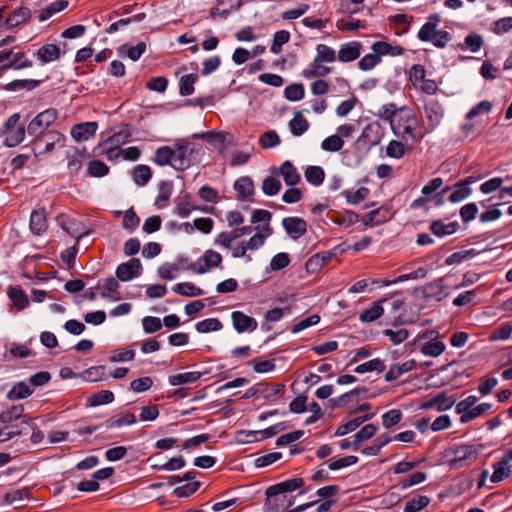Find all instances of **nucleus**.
Returning <instances> with one entry per match:
<instances>
[{"mask_svg":"<svg viewBox=\"0 0 512 512\" xmlns=\"http://www.w3.org/2000/svg\"><path fill=\"white\" fill-rule=\"evenodd\" d=\"M21 116L19 113L12 114L4 124V132L7 134L4 144L7 147H15L23 142L25 134L34 138V143L43 142L47 127L41 121L38 115H36L27 125L23 123L19 124Z\"/></svg>","mask_w":512,"mask_h":512,"instance_id":"f257e3e1","label":"nucleus"},{"mask_svg":"<svg viewBox=\"0 0 512 512\" xmlns=\"http://www.w3.org/2000/svg\"><path fill=\"white\" fill-rule=\"evenodd\" d=\"M418 124V119L411 109L402 106L399 108L390 127L396 136L404 138L408 135L412 140L418 142L425 136L423 131L417 129Z\"/></svg>","mask_w":512,"mask_h":512,"instance_id":"f03ea898","label":"nucleus"},{"mask_svg":"<svg viewBox=\"0 0 512 512\" xmlns=\"http://www.w3.org/2000/svg\"><path fill=\"white\" fill-rule=\"evenodd\" d=\"M425 122L423 124V133H432L441 123L444 117V107L439 100L435 98L422 99Z\"/></svg>","mask_w":512,"mask_h":512,"instance_id":"7ed1b4c3","label":"nucleus"},{"mask_svg":"<svg viewBox=\"0 0 512 512\" xmlns=\"http://www.w3.org/2000/svg\"><path fill=\"white\" fill-rule=\"evenodd\" d=\"M384 136V130L378 122L367 124L361 135L355 142L356 149L359 151H369L372 147L378 145Z\"/></svg>","mask_w":512,"mask_h":512,"instance_id":"20e7f679","label":"nucleus"},{"mask_svg":"<svg viewBox=\"0 0 512 512\" xmlns=\"http://www.w3.org/2000/svg\"><path fill=\"white\" fill-rule=\"evenodd\" d=\"M454 457L449 461V464L453 468H461L470 465L476 461L479 450L475 445L462 444L455 446L452 449Z\"/></svg>","mask_w":512,"mask_h":512,"instance_id":"39448f33","label":"nucleus"},{"mask_svg":"<svg viewBox=\"0 0 512 512\" xmlns=\"http://www.w3.org/2000/svg\"><path fill=\"white\" fill-rule=\"evenodd\" d=\"M57 221L64 231H66L71 237L76 238L77 240L90 233V231L86 229L81 221H78L68 215L61 214L57 217Z\"/></svg>","mask_w":512,"mask_h":512,"instance_id":"423d86ee","label":"nucleus"},{"mask_svg":"<svg viewBox=\"0 0 512 512\" xmlns=\"http://www.w3.org/2000/svg\"><path fill=\"white\" fill-rule=\"evenodd\" d=\"M221 263V254L212 249H209L205 251L204 254L194 263L193 271L198 274H204L211 268L219 267Z\"/></svg>","mask_w":512,"mask_h":512,"instance_id":"0eeeda50","label":"nucleus"},{"mask_svg":"<svg viewBox=\"0 0 512 512\" xmlns=\"http://www.w3.org/2000/svg\"><path fill=\"white\" fill-rule=\"evenodd\" d=\"M143 267L138 258H131L116 268V276L120 281L127 282L142 274Z\"/></svg>","mask_w":512,"mask_h":512,"instance_id":"6e6552de","label":"nucleus"},{"mask_svg":"<svg viewBox=\"0 0 512 512\" xmlns=\"http://www.w3.org/2000/svg\"><path fill=\"white\" fill-rule=\"evenodd\" d=\"M392 215V206L385 204L370 211L361 220L365 226L373 227L389 221Z\"/></svg>","mask_w":512,"mask_h":512,"instance_id":"1a4fd4ad","label":"nucleus"},{"mask_svg":"<svg viewBox=\"0 0 512 512\" xmlns=\"http://www.w3.org/2000/svg\"><path fill=\"white\" fill-rule=\"evenodd\" d=\"M304 486V480L300 477L288 479L286 481L269 486L266 489L265 495L268 499L278 496L280 494L293 492Z\"/></svg>","mask_w":512,"mask_h":512,"instance_id":"9d476101","label":"nucleus"},{"mask_svg":"<svg viewBox=\"0 0 512 512\" xmlns=\"http://www.w3.org/2000/svg\"><path fill=\"white\" fill-rule=\"evenodd\" d=\"M282 226L286 233L294 240H297L307 232V222L297 216H289L282 220Z\"/></svg>","mask_w":512,"mask_h":512,"instance_id":"9b49d317","label":"nucleus"},{"mask_svg":"<svg viewBox=\"0 0 512 512\" xmlns=\"http://www.w3.org/2000/svg\"><path fill=\"white\" fill-rule=\"evenodd\" d=\"M231 320L233 328L238 333L253 332L258 327L256 319L242 311H233L231 313Z\"/></svg>","mask_w":512,"mask_h":512,"instance_id":"f8f14e48","label":"nucleus"},{"mask_svg":"<svg viewBox=\"0 0 512 512\" xmlns=\"http://www.w3.org/2000/svg\"><path fill=\"white\" fill-rule=\"evenodd\" d=\"M31 17H32L31 10L24 5H21L15 9H13L9 13V15L6 17V19L3 23V26L8 29L18 27L21 24L29 22Z\"/></svg>","mask_w":512,"mask_h":512,"instance_id":"ddd939ff","label":"nucleus"},{"mask_svg":"<svg viewBox=\"0 0 512 512\" xmlns=\"http://www.w3.org/2000/svg\"><path fill=\"white\" fill-rule=\"evenodd\" d=\"M475 178L469 176L463 180L458 181L453 185V191L450 193L448 199L451 203H458L466 199L471 195L472 189L469 187L470 184L474 183Z\"/></svg>","mask_w":512,"mask_h":512,"instance_id":"4468645a","label":"nucleus"},{"mask_svg":"<svg viewBox=\"0 0 512 512\" xmlns=\"http://www.w3.org/2000/svg\"><path fill=\"white\" fill-rule=\"evenodd\" d=\"M363 45L359 41H350L340 46L337 53L338 60L347 63L358 59L361 55Z\"/></svg>","mask_w":512,"mask_h":512,"instance_id":"2eb2a0df","label":"nucleus"},{"mask_svg":"<svg viewBox=\"0 0 512 512\" xmlns=\"http://www.w3.org/2000/svg\"><path fill=\"white\" fill-rule=\"evenodd\" d=\"M33 55L37 57L42 65H45L50 62L59 60L61 58L62 51L56 44L48 43L42 45L37 51L34 52Z\"/></svg>","mask_w":512,"mask_h":512,"instance_id":"dca6fc26","label":"nucleus"},{"mask_svg":"<svg viewBox=\"0 0 512 512\" xmlns=\"http://www.w3.org/2000/svg\"><path fill=\"white\" fill-rule=\"evenodd\" d=\"M189 143L186 141H179L175 144V158L172 167L177 171H184L191 166V160L187 155Z\"/></svg>","mask_w":512,"mask_h":512,"instance_id":"f3484780","label":"nucleus"},{"mask_svg":"<svg viewBox=\"0 0 512 512\" xmlns=\"http://www.w3.org/2000/svg\"><path fill=\"white\" fill-rule=\"evenodd\" d=\"M98 123L94 121L76 124L71 128V136L78 142L86 141L96 134Z\"/></svg>","mask_w":512,"mask_h":512,"instance_id":"a211bd4d","label":"nucleus"},{"mask_svg":"<svg viewBox=\"0 0 512 512\" xmlns=\"http://www.w3.org/2000/svg\"><path fill=\"white\" fill-rule=\"evenodd\" d=\"M422 294L424 298L436 301H441L448 296V292L445 291L442 278L424 285L422 288Z\"/></svg>","mask_w":512,"mask_h":512,"instance_id":"6ab92c4d","label":"nucleus"},{"mask_svg":"<svg viewBox=\"0 0 512 512\" xmlns=\"http://www.w3.org/2000/svg\"><path fill=\"white\" fill-rule=\"evenodd\" d=\"M136 421L137 418L135 414L131 412H123L108 418L107 420L100 424V427H103L108 430L120 428L123 426H129L136 423Z\"/></svg>","mask_w":512,"mask_h":512,"instance_id":"aec40b11","label":"nucleus"},{"mask_svg":"<svg viewBox=\"0 0 512 512\" xmlns=\"http://www.w3.org/2000/svg\"><path fill=\"white\" fill-rule=\"evenodd\" d=\"M30 230L35 235H41L47 230V217L45 208H39L32 211L30 216Z\"/></svg>","mask_w":512,"mask_h":512,"instance_id":"412c9836","label":"nucleus"},{"mask_svg":"<svg viewBox=\"0 0 512 512\" xmlns=\"http://www.w3.org/2000/svg\"><path fill=\"white\" fill-rule=\"evenodd\" d=\"M279 173L287 186H295L301 181L300 173L289 160L282 163Z\"/></svg>","mask_w":512,"mask_h":512,"instance_id":"4be33fe9","label":"nucleus"},{"mask_svg":"<svg viewBox=\"0 0 512 512\" xmlns=\"http://www.w3.org/2000/svg\"><path fill=\"white\" fill-rule=\"evenodd\" d=\"M416 366V361L413 359L408 360L402 364H393L386 372L384 378L387 382H393L404 373L414 370Z\"/></svg>","mask_w":512,"mask_h":512,"instance_id":"5701e85b","label":"nucleus"},{"mask_svg":"<svg viewBox=\"0 0 512 512\" xmlns=\"http://www.w3.org/2000/svg\"><path fill=\"white\" fill-rule=\"evenodd\" d=\"M199 209L198 206L191 203V195L189 193L179 195L175 199V213L182 218L188 217L192 211Z\"/></svg>","mask_w":512,"mask_h":512,"instance_id":"b1692460","label":"nucleus"},{"mask_svg":"<svg viewBox=\"0 0 512 512\" xmlns=\"http://www.w3.org/2000/svg\"><path fill=\"white\" fill-rule=\"evenodd\" d=\"M131 137L132 131L130 125L122 124L119 126L118 131L113 132V134L104 141V144L110 143L120 147L121 145L129 143L131 141Z\"/></svg>","mask_w":512,"mask_h":512,"instance_id":"393cba45","label":"nucleus"},{"mask_svg":"<svg viewBox=\"0 0 512 512\" xmlns=\"http://www.w3.org/2000/svg\"><path fill=\"white\" fill-rule=\"evenodd\" d=\"M238 200H245L254 195V183L249 176H243L234 183Z\"/></svg>","mask_w":512,"mask_h":512,"instance_id":"a878e982","label":"nucleus"},{"mask_svg":"<svg viewBox=\"0 0 512 512\" xmlns=\"http://www.w3.org/2000/svg\"><path fill=\"white\" fill-rule=\"evenodd\" d=\"M332 68L323 65L322 62H317V59L313 61L302 71V76L306 79L322 78L327 76L331 72Z\"/></svg>","mask_w":512,"mask_h":512,"instance_id":"bb28decb","label":"nucleus"},{"mask_svg":"<svg viewBox=\"0 0 512 512\" xmlns=\"http://www.w3.org/2000/svg\"><path fill=\"white\" fill-rule=\"evenodd\" d=\"M371 49L373 52H376L380 58L385 55L400 56L405 52V49L402 46H393L385 41L374 42L371 46Z\"/></svg>","mask_w":512,"mask_h":512,"instance_id":"cd10ccee","label":"nucleus"},{"mask_svg":"<svg viewBox=\"0 0 512 512\" xmlns=\"http://www.w3.org/2000/svg\"><path fill=\"white\" fill-rule=\"evenodd\" d=\"M12 57L11 61L1 65V70H22L32 67L33 65V62L27 58L26 53L23 51L16 53L13 52Z\"/></svg>","mask_w":512,"mask_h":512,"instance_id":"c85d7f7f","label":"nucleus"},{"mask_svg":"<svg viewBox=\"0 0 512 512\" xmlns=\"http://www.w3.org/2000/svg\"><path fill=\"white\" fill-rule=\"evenodd\" d=\"M258 388L260 398L273 401L277 395L284 392L285 385L280 383L272 384L267 382H260L258 383Z\"/></svg>","mask_w":512,"mask_h":512,"instance_id":"c756f323","label":"nucleus"},{"mask_svg":"<svg viewBox=\"0 0 512 512\" xmlns=\"http://www.w3.org/2000/svg\"><path fill=\"white\" fill-rule=\"evenodd\" d=\"M8 298L18 310H24L29 306V298L21 286H10L7 292Z\"/></svg>","mask_w":512,"mask_h":512,"instance_id":"7c9ffc66","label":"nucleus"},{"mask_svg":"<svg viewBox=\"0 0 512 512\" xmlns=\"http://www.w3.org/2000/svg\"><path fill=\"white\" fill-rule=\"evenodd\" d=\"M335 254L330 251L318 252L306 261V269L309 272H316L318 269L329 263Z\"/></svg>","mask_w":512,"mask_h":512,"instance_id":"2f4dec72","label":"nucleus"},{"mask_svg":"<svg viewBox=\"0 0 512 512\" xmlns=\"http://www.w3.org/2000/svg\"><path fill=\"white\" fill-rule=\"evenodd\" d=\"M429 229L435 236L441 238L454 234L459 229V224L457 222L445 224L442 220H434Z\"/></svg>","mask_w":512,"mask_h":512,"instance_id":"473e14b6","label":"nucleus"},{"mask_svg":"<svg viewBox=\"0 0 512 512\" xmlns=\"http://www.w3.org/2000/svg\"><path fill=\"white\" fill-rule=\"evenodd\" d=\"M146 51L145 42H139L135 46H129L125 43L118 48V54L120 57H128L132 61H137Z\"/></svg>","mask_w":512,"mask_h":512,"instance_id":"72a5a7b5","label":"nucleus"},{"mask_svg":"<svg viewBox=\"0 0 512 512\" xmlns=\"http://www.w3.org/2000/svg\"><path fill=\"white\" fill-rule=\"evenodd\" d=\"M374 417L373 413L365 414L361 417H356L344 424H341L336 429L335 435L336 436H344L350 432L355 431L362 423L365 421H368Z\"/></svg>","mask_w":512,"mask_h":512,"instance_id":"f704fd0d","label":"nucleus"},{"mask_svg":"<svg viewBox=\"0 0 512 512\" xmlns=\"http://www.w3.org/2000/svg\"><path fill=\"white\" fill-rule=\"evenodd\" d=\"M483 43L484 40L481 35L477 33H470L465 37L463 43L457 44L456 48L461 51L469 50L473 53H476L481 49Z\"/></svg>","mask_w":512,"mask_h":512,"instance_id":"c9c22d12","label":"nucleus"},{"mask_svg":"<svg viewBox=\"0 0 512 512\" xmlns=\"http://www.w3.org/2000/svg\"><path fill=\"white\" fill-rule=\"evenodd\" d=\"M21 418H29L24 415V406L22 404L13 405L6 411L0 413V422L3 424H11Z\"/></svg>","mask_w":512,"mask_h":512,"instance_id":"e433bc0d","label":"nucleus"},{"mask_svg":"<svg viewBox=\"0 0 512 512\" xmlns=\"http://www.w3.org/2000/svg\"><path fill=\"white\" fill-rule=\"evenodd\" d=\"M272 234V228L269 224L262 227V231L254 234L248 241H245L248 250H257L262 247L267 237Z\"/></svg>","mask_w":512,"mask_h":512,"instance_id":"4c0bfd02","label":"nucleus"},{"mask_svg":"<svg viewBox=\"0 0 512 512\" xmlns=\"http://www.w3.org/2000/svg\"><path fill=\"white\" fill-rule=\"evenodd\" d=\"M175 151L169 146L159 147L154 154L153 161L158 166L171 165L174 162Z\"/></svg>","mask_w":512,"mask_h":512,"instance_id":"58836bf2","label":"nucleus"},{"mask_svg":"<svg viewBox=\"0 0 512 512\" xmlns=\"http://www.w3.org/2000/svg\"><path fill=\"white\" fill-rule=\"evenodd\" d=\"M68 4L69 3L67 0H57V1L50 3L49 5H47L45 8H43L40 11V13L38 15V20L40 22H44V21L48 20L50 17H52L56 13L61 12L64 9H66L68 7Z\"/></svg>","mask_w":512,"mask_h":512,"instance_id":"ea45409f","label":"nucleus"},{"mask_svg":"<svg viewBox=\"0 0 512 512\" xmlns=\"http://www.w3.org/2000/svg\"><path fill=\"white\" fill-rule=\"evenodd\" d=\"M383 301H376L370 308L363 310L359 315V320L364 323H370L380 318L384 312L382 307Z\"/></svg>","mask_w":512,"mask_h":512,"instance_id":"a19ab883","label":"nucleus"},{"mask_svg":"<svg viewBox=\"0 0 512 512\" xmlns=\"http://www.w3.org/2000/svg\"><path fill=\"white\" fill-rule=\"evenodd\" d=\"M377 432V427L374 424H367L362 427L354 436L352 442V449L357 450L361 443L372 438Z\"/></svg>","mask_w":512,"mask_h":512,"instance_id":"79ce46f5","label":"nucleus"},{"mask_svg":"<svg viewBox=\"0 0 512 512\" xmlns=\"http://www.w3.org/2000/svg\"><path fill=\"white\" fill-rule=\"evenodd\" d=\"M33 389H31L25 382L20 381L13 385V387L7 393V398L10 401H17L25 399L32 395Z\"/></svg>","mask_w":512,"mask_h":512,"instance_id":"37998d69","label":"nucleus"},{"mask_svg":"<svg viewBox=\"0 0 512 512\" xmlns=\"http://www.w3.org/2000/svg\"><path fill=\"white\" fill-rule=\"evenodd\" d=\"M290 131L294 136H301L309 128V122L300 111L295 112L294 117L289 122Z\"/></svg>","mask_w":512,"mask_h":512,"instance_id":"c03bdc74","label":"nucleus"},{"mask_svg":"<svg viewBox=\"0 0 512 512\" xmlns=\"http://www.w3.org/2000/svg\"><path fill=\"white\" fill-rule=\"evenodd\" d=\"M173 292L182 296L196 297L204 294V291L191 282L177 283L172 287Z\"/></svg>","mask_w":512,"mask_h":512,"instance_id":"a18cd8bd","label":"nucleus"},{"mask_svg":"<svg viewBox=\"0 0 512 512\" xmlns=\"http://www.w3.org/2000/svg\"><path fill=\"white\" fill-rule=\"evenodd\" d=\"M367 392H368V389L366 387H364V386L357 387L347 393H344L343 395H341L337 398L329 399L328 403L331 408L344 407L348 404L350 397L359 395L361 393L366 394Z\"/></svg>","mask_w":512,"mask_h":512,"instance_id":"49530a36","label":"nucleus"},{"mask_svg":"<svg viewBox=\"0 0 512 512\" xmlns=\"http://www.w3.org/2000/svg\"><path fill=\"white\" fill-rule=\"evenodd\" d=\"M305 179L313 186H320L325 179V172L320 166H308L304 171Z\"/></svg>","mask_w":512,"mask_h":512,"instance_id":"de8ad7c7","label":"nucleus"},{"mask_svg":"<svg viewBox=\"0 0 512 512\" xmlns=\"http://www.w3.org/2000/svg\"><path fill=\"white\" fill-rule=\"evenodd\" d=\"M317 62L322 63H333L336 59H338V55L336 51L326 44H318L316 46V56Z\"/></svg>","mask_w":512,"mask_h":512,"instance_id":"09e8293b","label":"nucleus"},{"mask_svg":"<svg viewBox=\"0 0 512 512\" xmlns=\"http://www.w3.org/2000/svg\"><path fill=\"white\" fill-rule=\"evenodd\" d=\"M201 377V373L198 371H191L185 373H179L169 376V383L172 386H179L188 383H194Z\"/></svg>","mask_w":512,"mask_h":512,"instance_id":"8fccbe9b","label":"nucleus"},{"mask_svg":"<svg viewBox=\"0 0 512 512\" xmlns=\"http://www.w3.org/2000/svg\"><path fill=\"white\" fill-rule=\"evenodd\" d=\"M40 80L24 79V80H13L6 84L3 89L7 91H18V90H34L40 85Z\"/></svg>","mask_w":512,"mask_h":512,"instance_id":"3c124183","label":"nucleus"},{"mask_svg":"<svg viewBox=\"0 0 512 512\" xmlns=\"http://www.w3.org/2000/svg\"><path fill=\"white\" fill-rule=\"evenodd\" d=\"M114 401V393L110 390H102L90 395L87 399L88 406L96 407L109 404Z\"/></svg>","mask_w":512,"mask_h":512,"instance_id":"603ef678","label":"nucleus"},{"mask_svg":"<svg viewBox=\"0 0 512 512\" xmlns=\"http://www.w3.org/2000/svg\"><path fill=\"white\" fill-rule=\"evenodd\" d=\"M28 432L24 431V426L19 424H13L0 429V443H4L14 437L26 435Z\"/></svg>","mask_w":512,"mask_h":512,"instance_id":"864d4df0","label":"nucleus"},{"mask_svg":"<svg viewBox=\"0 0 512 512\" xmlns=\"http://www.w3.org/2000/svg\"><path fill=\"white\" fill-rule=\"evenodd\" d=\"M132 176L138 186H144L150 181L152 172L149 166L140 164L133 169Z\"/></svg>","mask_w":512,"mask_h":512,"instance_id":"5fc2aeb1","label":"nucleus"},{"mask_svg":"<svg viewBox=\"0 0 512 512\" xmlns=\"http://www.w3.org/2000/svg\"><path fill=\"white\" fill-rule=\"evenodd\" d=\"M198 80V75L191 73L180 78L179 93L181 96H189L194 93V84Z\"/></svg>","mask_w":512,"mask_h":512,"instance_id":"6e6d98bb","label":"nucleus"},{"mask_svg":"<svg viewBox=\"0 0 512 512\" xmlns=\"http://www.w3.org/2000/svg\"><path fill=\"white\" fill-rule=\"evenodd\" d=\"M431 499L425 495H417L408 500L404 507V512H418L430 504Z\"/></svg>","mask_w":512,"mask_h":512,"instance_id":"4d7b16f0","label":"nucleus"},{"mask_svg":"<svg viewBox=\"0 0 512 512\" xmlns=\"http://www.w3.org/2000/svg\"><path fill=\"white\" fill-rule=\"evenodd\" d=\"M492 408L491 403H481L479 405L474 406L468 413L464 414V416H460V422L462 424L469 423L470 421L480 417L485 414Z\"/></svg>","mask_w":512,"mask_h":512,"instance_id":"13d9d810","label":"nucleus"},{"mask_svg":"<svg viewBox=\"0 0 512 512\" xmlns=\"http://www.w3.org/2000/svg\"><path fill=\"white\" fill-rule=\"evenodd\" d=\"M385 368H386V366H385L384 361L379 358H375V359L369 360L365 363L358 365L354 369V372L358 373V374L372 372V371L382 372L385 370Z\"/></svg>","mask_w":512,"mask_h":512,"instance_id":"bf43d9fd","label":"nucleus"},{"mask_svg":"<svg viewBox=\"0 0 512 512\" xmlns=\"http://www.w3.org/2000/svg\"><path fill=\"white\" fill-rule=\"evenodd\" d=\"M223 327L217 318H207L196 323L195 328L199 333H209L219 331Z\"/></svg>","mask_w":512,"mask_h":512,"instance_id":"052dcab7","label":"nucleus"},{"mask_svg":"<svg viewBox=\"0 0 512 512\" xmlns=\"http://www.w3.org/2000/svg\"><path fill=\"white\" fill-rule=\"evenodd\" d=\"M106 376V366L99 365L93 366L86 370H84L81 374V377L85 381L96 382L104 379Z\"/></svg>","mask_w":512,"mask_h":512,"instance_id":"680f3d73","label":"nucleus"},{"mask_svg":"<svg viewBox=\"0 0 512 512\" xmlns=\"http://www.w3.org/2000/svg\"><path fill=\"white\" fill-rule=\"evenodd\" d=\"M290 37V33L287 30L277 31L273 36L270 51L273 54H279L282 51V46L289 42Z\"/></svg>","mask_w":512,"mask_h":512,"instance_id":"e2e57ef3","label":"nucleus"},{"mask_svg":"<svg viewBox=\"0 0 512 512\" xmlns=\"http://www.w3.org/2000/svg\"><path fill=\"white\" fill-rule=\"evenodd\" d=\"M284 96L289 101H300L305 96V89L303 84L294 83L286 86L284 89Z\"/></svg>","mask_w":512,"mask_h":512,"instance_id":"0e129e2a","label":"nucleus"},{"mask_svg":"<svg viewBox=\"0 0 512 512\" xmlns=\"http://www.w3.org/2000/svg\"><path fill=\"white\" fill-rule=\"evenodd\" d=\"M109 167L100 160H92L87 167V174L91 177H104L109 173Z\"/></svg>","mask_w":512,"mask_h":512,"instance_id":"69168bd1","label":"nucleus"},{"mask_svg":"<svg viewBox=\"0 0 512 512\" xmlns=\"http://www.w3.org/2000/svg\"><path fill=\"white\" fill-rule=\"evenodd\" d=\"M399 108L394 103H388L381 106L375 116L378 118L387 121L390 125L393 123V120L398 112Z\"/></svg>","mask_w":512,"mask_h":512,"instance_id":"338daca9","label":"nucleus"},{"mask_svg":"<svg viewBox=\"0 0 512 512\" xmlns=\"http://www.w3.org/2000/svg\"><path fill=\"white\" fill-rule=\"evenodd\" d=\"M348 203L359 204L366 199L369 194V189L366 187H360L356 191L345 190L342 192Z\"/></svg>","mask_w":512,"mask_h":512,"instance_id":"774afa93","label":"nucleus"}]
</instances>
